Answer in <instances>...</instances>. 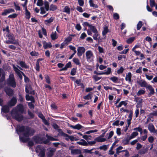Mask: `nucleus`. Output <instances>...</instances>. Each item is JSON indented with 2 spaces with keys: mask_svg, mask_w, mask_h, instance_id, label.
Wrapping results in <instances>:
<instances>
[{
  "mask_svg": "<svg viewBox=\"0 0 157 157\" xmlns=\"http://www.w3.org/2000/svg\"><path fill=\"white\" fill-rule=\"evenodd\" d=\"M16 131L19 135L21 141L25 142L29 139V137L33 135L34 130L27 126L18 125L17 126Z\"/></svg>",
  "mask_w": 157,
  "mask_h": 157,
  "instance_id": "obj_1",
  "label": "nucleus"
},
{
  "mask_svg": "<svg viewBox=\"0 0 157 157\" xmlns=\"http://www.w3.org/2000/svg\"><path fill=\"white\" fill-rule=\"evenodd\" d=\"M24 111L23 106L19 104L13 109L11 113V115L13 118L18 121H21L23 119V116L21 114L23 113Z\"/></svg>",
  "mask_w": 157,
  "mask_h": 157,
  "instance_id": "obj_2",
  "label": "nucleus"
},
{
  "mask_svg": "<svg viewBox=\"0 0 157 157\" xmlns=\"http://www.w3.org/2000/svg\"><path fill=\"white\" fill-rule=\"evenodd\" d=\"M36 151L38 153L40 157H44L45 149L43 147L40 145H38L36 147Z\"/></svg>",
  "mask_w": 157,
  "mask_h": 157,
  "instance_id": "obj_3",
  "label": "nucleus"
},
{
  "mask_svg": "<svg viewBox=\"0 0 157 157\" xmlns=\"http://www.w3.org/2000/svg\"><path fill=\"white\" fill-rule=\"evenodd\" d=\"M86 59L87 61L91 62L94 60V57L93 52L91 50L86 51L85 53Z\"/></svg>",
  "mask_w": 157,
  "mask_h": 157,
  "instance_id": "obj_4",
  "label": "nucleus"
},
{
  "mask_svg": "<svg viewBox=\"0 0 157 157\" xmlns=\"http://www.w3.org/2000/svg\"><path fill=\"white\" fill-rule=\"evenodd\" d=\"M8 84L10 86L13 87L16 86V83L14 78V75L13 74H10L9 78L7 81Z\"/></svg>",
  "mask_w": 157,
  "mask_h": 157,
  "instance_id": "obj_5",
  "label": "nucleus"
},
{
  "mask_svg": "<svg viewBox=\"0 0 157 157\" xmlns=\"http://www.w3.org/2000/svg\"><path fill=\"white\" fill-rule=\"evenodd\" d=\"M13 67V68L14 69V71H15V72L16 73V74H17L18 76H19V78L21 79H22V76L21 74H22L24 73L22 72L17 67V66H15L13 64L12 65Z\"/></svg>",
  "mask_w": 157,
  "mask_h": 157,
  "instance_id": "obj_6",
  "label": "nucleus"
},
{
  "mask_svg": "<svg viewBox=\"0 0 157 157\" xmlns=\"http://www.w3.org/2000/svg\"><path fill=\"white\" fill-rule=\"evenodd\" d=\"M143 99L139 97H135V101L137 102L136 105V108H141L142 105Z\"/></svg>",
  "mask_w": 157,
  "mask_h": 157,
  "instance_id": "obj_7",
  "label": "nucleus"
},
{
  "mask_svg": "<svg viewBox=\"0 0 157 157\" xmlns=\"http://www.w3.org/2000/svg\"><path fill=\"white\" fill-rule=\"evenodd\" d=\"M90 29L87 30V33L88 35L92 36V33L91 32L93 33H95V32L98 31L96 27L93 25H91L90 27Z\"/></svg>",
  "mask_w": 157,
  "mask_h": 157,
  "instance_id": "obj_8",
  "label": "nucleus"
},
{
  "mask_svg": "<svg viewBox=\"0 0 157 157\" xmlns=\"http://www.w3.org/2000/svg\"><path fill=\"white\" fill-rule=\"evenodd\" d=\"M77 55L78 56L80 57L82 56L85 51V48L83 47H79L77 49Z\"/></svg>",
  "mask_w": 157,
  "mask_h": 157,
  "instance_id": "obj_9",
  "label": "nucleus"
},
{
  "mask_svg": "<svg viewBox=\"0 0 157 157\" xmlns=\"http://www.w3.org/2000/svg\"><path fill=\"white\" fill-rule=\"evenodd\" d=\"M17 102V99L15 97H13L8 102V105L10 107L14 106Z\"/></svg>",
  "mask_w": 157,
  "mask_h": 157,
  "instance_id": "obj_10",
  "label": "nucleus"
},
{
  "mask_svg": "<svg viewBox=\"0 0 157 157\" xmlns=\"http://www.w3.org/2000/svg\"><path fill=\"white\" fill-rule=\"evenodd\" d=\"M82 151L81 150L78 149H74L71 150V153L73 155H77L81 153Z\"/></svg>",
  "mask_w": 157,
  "mask_h": 157,
  "instance_id": "obj_11",
  "label": "nucleus"
},
{
  "mask_svg": "<svg viewBox=\"0 0 157 157\" xmlns=\"http://www.w3.org/2000/svg\"><path fill=\"white\" fill-rule=\"evenodd\" d=\"M9 107L8 105H4L2 108V111L5 113L8 112L10 110Z\"/></svg>",
  "mask_w": 157,
  "mask_h": 157,
  "instance_id": "obj_12",
  "label": "nucleus"
},
{
  "mask_svg": "<svg viewBox=\"0 0 157 157\" xmlns=\"http://www.w3.org/2000/svg\"><path fill=\"white\" fill-rule=\"evenodd\" d=\"M43 46L44 48L46 49L52 47V45L50 42L47 43L45 41H44L43 42Z\"/></svg>",
  "mask_w": 157,
  "mask_h": 157,
  "instance_id": "obj_13",
  "label": "nucleus"
},
{
  "mask_svg": "<svg viewBox=\"0 0 157 157\" xmlns=\"http://www.w3.org/2000/svg\"><path fill=\"white\" fill-rule=\"evenodd\" d=\"M138 84L141 87H146L148 86L146 82L144 80H140L138 82Z\"/></svg>",
  "mask_w": 157,
  "mask_h": 157,
  "instance_id": "obj_14",
  "label": "nucleus"
},
{
  "mask_svg": "<svg viewBox=\"0 0 157 157\" xmlns=\"http://www.w3.org/2000/svg\"><path fill=\"white\" fill-rule=\"evenodd\" d=\"M132 74L130 72H129L126 75L125 78L126 81H128L129 82H130L132 80Z\"/></svg>",
  "mask_w": 157,
  "mask_h": 157,
  "instance_id": "obj_15",
  "label": "nucleus"
},
{
  "mask_svg": "<svg viewBox=\"0 0 157 157\" xmlns=\"http://www.w3.org/2000/svg\"><path fill=\"white\" fill-rule=\"evenodd\" d=\"M95 140L96 142L97 141L99 142H102L106 140V139L102 138V136H101L96 138H95Z\"/></svg>",
  "mask_w": 157,
  "mask_h": 157,
  "instance_id": "obj_16",
  "label": "nucleus"
},
{
  "mask_svg": "<svg viewBox=\"0 0 157 157\" xmlns=\"http://www.w3.org/2000/svg\"><path fill=\"white\" fill-rule=\"evenodd\" d=\"M5 90L6 94L9 96H11L13 94V90L10 88H6Z\"/></svg>",
  "mask_w": 157,
  "mask_h": 157,
  "instance_id": "obj_17",
  "label": "nucleus"
},
{
  "mask_svg": "<svg viewBox=\"0 0 157 157\" xmlns=\"http://www.w3.org/2000/svg\"><path fill=\"white\" fill-rule=\"evenodd\" d=\"M14 12V10L13 9L10 8L6 10L2 13L3 15H6L7 14Z\"/></svg>",
  "mask_w": 157,
  "mask_h": 157,
  "instance_id": "obj_18",
  "label": "nucleus"
},
{
  "mask_svg": "<svg viewBox=\"0 0 157 157\" xmlns=\"http://www.w3.org/2000/svg\"><path fill=\"white\" fill-rule=\"evenodd\" d=\"M131 139L130 137H125L122 140V143L124 145H127L129 143V140Z\"/></svg>",
  "mask_w": 157,
  "mask_h": 157,
  "instance_id": "obj_19",
  "label": "nucleus"
},
{
  "mask_svg": "<svg viewBox=\"0 0 157 157\" xmlns=\"http://www.w3.org/2000/svg\"><path fill=\"white\" fill-rule=\"evenodd\" d=\"M77 143L81 145H88L87 143L83 139H81L79 141L77 142Z\"/></svg>",
  "mask_w": 157,
  "mask_h": 157,
  "instance_id": "obj_20",
  "label": "nucleus"
},
{
  "mask_svg": "<svg viewBox=\"0 0 157 157\" xmlns=\"http://www.w3.org/2000/svg\"><path fill=\"white\" fill-rule=\"evenodd\" d=\"M70 127L73 129L79 130L83 128V127L80 124H78L75 126L71 125Z\"/></svg>",
  "mask_w": 157,
  "mask_h": 157,
  "instance_id": "obj_21",
  "label": "nucleus"
},
{
  "mask_svg": "<svg viewBox=\"0 0 157 157\" xmlns=\"http://www.w3.org/2000/svg\"><path fill=\"white\" fill-rule=\"evenodd\" d=\"M26 99L27 101H31L33 103L35 101L34 98L32 96H30L28 94H27L25 96Z\"/></svg>",
  "mask_w": 157,
  "mask_h": 157,
  "instance_id": "obj_22",
  "label": "nucleus"
},
{
  "mask_svg": "<svg viewBox=\"0 0 157 157\" xmlns=\"http://www.w3.org/2000/svg\"><path fill=\"white\" fill-rule=\"evenodd\" d=\"M5 42L7 44H18V42L17 40L12 41L11 40H7L5 41Z\"/></svg>",
  "mask_w": 157,
  "mask_h": 157,
  "instance_id": "obj_23",
  "label": "nucleus"
},
{
  "mask_svg": "<svg viewBox=\"0 0 157 157\" xmlns=\"http://www.w3.org/2000/svg\"><path fill=\"white\" fill-rule=\"evenodd\" d=\"M52 39L53 40H54L57 39L58 38L57 33L56 32H53L51 35Z\"/></svg>",
  "mask_w": 157,
  "mask_h": 157,
  "instance_id": "obj_24",
  "label": "nucleus"
},
{
  "mask_svg": "<svg viewBox=\"0 0 157 157\" xmlns=\"http://www.w3.org/2000/svg\"><path fill=\"white\" fill-rule=\"evenodd\" d=\"M150 91V94L153 95L154 93V91L152 86L150 85H148L146 87Z\"/></svg>",
  "mask_w": 157,
  "mask_h": 157,
  "instance_id": "obj_25",
  "label": "nucleus"
},
{
  "mask_svg": "<svg viewBox=\"0 0 157 157\" xmlns=\"http://www.w3.org/2000/svg\"><path fill=\"white\" fill-rule=\"evenodd\" d=\"M73 62L76 65L81 66V63H80L79 59L77 58H74L73 59Z\"/></svg>",
  "mask_w": 157,
  "mask_h": 157,
  "instance_id": "obj_26",
  "label": "nucleus"
},
{
  "mask_svg": "<svg viewBox=\"0 0 157 157\" xmlns=\"http://www.w3.org/2000/svg\"><path fill=\"white\" fill-rule=\"evenodd\" d=\"M17 63L20 65L22 67H24L25 68H28V67L27 66L25 63L23 61H20L19 63Z\"/></svg>",
  "mask_w": 157,
  "mask_h": 157,
  "instance_id": "obj_27",
  "label": "nucleus"
},
{
  "mask_svg": "<svg viewBox=\"0 0 157 157\" xmlns=\"http://www.w3.org/2000/svg\"><path fill=\"white\" fill-rule=\"evenodd\" d=\"M155 128L154 127L152 123H150L149 124L148 126V129L150 131L152 132L154 130Z\"/></svg>",
  "mask_w": 157,
  "mask_h": 157,
  "instance_id": "obj_28",
  "label": "nucleus"
},
{
  "mask_svg": "<svg viewBox=\"0 0 157 157\" xmlns=\"http://www.w3.org/2000/svg\"><path fill=\"white\" fill-rule=\"evenodd\" d=\"M89 3L90 6L93 7L94 8H97L98 7V5L94 3L93 0H90L89 1Z\"/></svg>",
  "mask_w": 157,
  "mask_h": 157,
  "instance_id": "obj_29",
  "label": "nucleus"
},
{
  "mask_svg": "<svg viewBox=\"0 0 157 157\" xmlns=\"http://www.w3.org/2000/svg\"><path fill=\"white\" fill-rule=\"evenodd\" d=\"M109 30L108 27L105 26L103 27V30L102 32V34L103 36H105L108 32Z\"/></svg>",
  "mask_w": 157,
  "mask_h": 157,
  "instance_id": "obj_30",
  "label": "nucleus"
},
{
  "mask_svg": "<svg viewBox=\"0 0 157 157\" xmlns=\"http://www.w3.org/2000/svg\"><path fill=\"white\" fill-rule=\"evenodd\" d=\"M46 136L48 139L49 140L51 141H57L58 140L57 139H56L54 138L53 137L48 135V134H46Z\"/></svg>",
  "mask_w": 157,
  "mask_h": 157,
  "instance_id": "obj_31",
  "label": "nucleus"
},
{
  "mask_svg": "<svg viewBox=\"0 0 157 157\" xmlns=\"http://www.w3.org/2000/svg\"><path fill=\"white\" fill-rule=\"evenodd\" d=\"M123 148V147L122 146H119L116 149V154H118L120 153L121 152H123L124 151H122V150H121Z\"/></svg>",
  "mask_w": 157,
  "mask_h": 157,
  "instance_id": "obj_32",
  "label": "nucleus"
},
{
  "mask_svg": "<svg viewBox=\"0 0 157 157\" xmlns=\"http://www.w3.org/2000/svg\"><path fill=\"white\" fill-rule=\"evenodd\" d=\"M58 131L59 132V135L60 136H66L67 135V134L64 133L62 131V130L60 129H58Z\"/></svg>",
  "mask_w": 157,
  "mask_h": 157,
  "instance_id": "obj_33",
  "label": "nucleus"
},
{
  "mask_svg": "<svg viewBox=\"0 0 157 157\" xmlns=\"http://www.w3.org/2000/svg\"><path fill=\"white\" fill-rule=\"evenodd\" d=\"M44 8H45L46 11H48L49 10V4L47 1H45L44 3Z\"/></svg>",
  "mask_w": 157,
  "mask_h": 157,
  "instance_id": "obj_34",
  "label": "nucleus"
},
{
  "mask_svg": "<svg viewBox=\"0 0 157 157\" xmlns=\"http://www.w3.org/2000/svg\"><path fill=\"white\" fill-rule=\"evenodd\" d=\"M138 134V133L136 132H133L131 134L130 137L131 139L134 138L135 137L137 136Z\"/></svg>",
  "mask_w": 157,
  "mask_h": 157,
  "instance_id": "obj_35",
  "label": "nucleus"
},
{
  "mask_svg": "<svg viewBox=\"0 0 157 157\" xmlns=\"http://www.w3.org/2000/svg\"><path fill=\"white\" fill-rule=\"evenodd\" d=\"M145 92V90L141 89L138 91V92L136 94V95L138 96H139L141 95L144 94Z\"/></svg>",
  "mask_w": 157,
  "mask_h": 157,
  "instance_id": "obj_36",
  "label": "nucleus"
},
{
  "mask_svg": "<svg viewBox=\"0 0 157 157\" xmlns=\"http://www.w3.org/2000/svg\"><path fill=\"white\" fill-rule=\"evenodd\" d=\"M25 17L26 19H29L30 17V13L28 10H25Z\"/></svg>",
  "mask_w": 157,
  "mask_h": 157,
  "instance_id": "obj_37",
  "label": "nucleus"
},
{
  "mask_svg": "<svg viewBox=\"0 0 157 157\" xmlns=\"http://www.w3.org/2000/svg\"><path fill=\"white\" fill-rule=\"evenodd\" d=\"M31 87L29 84H27L25 87V91L27 93H29V91L31 90Z\"/></svg>",
  "mask_w": 157,
  "mask_h": 157,
  "instance_id": "obj_38",
  "label": "nucleus"
},
{
  "mask_svg": "<svg viewBox=\"0 0 157 157\" xmlns=\"http://www.w3.org/2000/svg\"><path fill=\"white\" fill-rule=\"evenodd\" d=\"M94 33L93 37L94 39L95 40H98V37L99 36L98 31H97L95 33Z\"/></svg>",
  "mask_w": 157,
  "mask_h": 157,
  "instance_id": "obj_39",
  "label": "nucleus"
},
{
  "mask_svg": "<svg viewBox=\"0 0 157 157\" xmlns=\"http://www.w3.org/2000/svg\"><path fill=\"white\" fill-rule=\"evenodd\" d=\"M91 94H92L90 93L88 94L87 95L84 96L83 97L84 99L85 100H89L91 99Z\"/></svg>",
  "mask_w": 157,
  "mask_h": 157,
  "instance_id": "obj_40",
  "label": "nucleus"
},
{
  "mask_svg": "<svg viewBox=\"0 0 157 157\" xmlns=\"http://www.w3.org/2000/svg\"><path fill=\"white\" fill-rule=\"evenodd\" d=\"M124 70V68L122 67H121L117 71V73L118 75L121 74L123 72Z\"/></svg>",
  "mask_w": 157,
  "mask_h": 157,
  "instance_id": "obj_41",
  "label": "nucleus"
},
{
  "mask_svg": "<svg viewBox=\"0 0 157 157\" xmlns=\"http://www.w3.org/2000/svg\"><path fill=\"white\" fill-rule=\"evenodd\" d=\"M110 79L114 83H117L118 80V77L115 76H113L111 77Z\"/></svg>",
  "mask_w": 157,
  "mask_h": 157,
  "instance_id": "obj_42",
  "label": "nucleus"
},
{
  "mask_svg": "<svg viewBox=\"0 0 157 157\" xmlns=\"http://www.w3.org/2000/svg\"><path fill=\"white\" fill-rule=\"evenodd\" d=\"M111 69L110 67H108L107 68V70L106 71H105L106 70H105V72H103V75H108L110 74L111 72Z\"/></svg>",
  "mask_w": 157,
  "mask_h": 157,
  "instance_id": "obj_43",
  "label": "nucleus"
},
{
  "mask_svg": "<svg viewBox=\"0 0 157 157\" xmlns=\"http://www.w3.org/2000/svg\"><path fill=\"white\" fill-rule=\"evenodd\" d=\"M64 12L68 14H70V9L68 6H65L64 8Z\"/></svg>",
  "mask_w": 157,
  "mask_h": 157,
  "instance_id": "obj_44",
  "label": "nucleus"
},
{
  "mask_svg": "<svg viewBox=\"0 0 157 157\" xmlns=\"http://www.w3.org/2000/svg\"><path fill=\"white\" fill-rule=\"evenodd\" d=\"M143 25L142 22L141 21H140L137 25V29L138 30H139L142 27Z\"/></svg>",
  "mask_w": 157,
  "mask_h": 157,
  "instance_id": "obj_45",
  "label": "nucleus"
},
{
  "mask_svg": "<svg viewBox=\"0 0 157 157\" xmlns=\"http://www.w3.org/2000/svg\"><path fill=\"white\" fill-rule=\"evenodd\" d=\"M71 40L72 38L70 36H68L65 39L64 41L68 44L69 42L71 41Z\"/></svg>",
  "mask_w": 157,
  "mask_h": 157,
  "instance_id": "obj_46",
  "label": "nucleus"
},
{
  "mask_svg": "<svg viewBox=\"0 0 157 157\" xmlns=\"http://www.w3.org/2000/svg\"><path fill=\"white\" fill-rule=\"evenodd\" d=\"M57 6L53 4H51L50 6V10L52 11H54L57 9Z\"/></svg>",
  "mask_w": 157,
  "mask_h": 157,
  "instance_id": "obj_47",
  "label": "nucleus"
},
{
  "mask_svg": "<svg viewBox=\"0 0 157 157\" xmlns=\"http://www.w3.org/2000/svg\"><path fill=\"white\" fill-rule=\"evenodd\" d=\"M135 38L131 37L128 39L127 40V42L128 44H130L132 43L135 40Z\"/></svg>",
  "mask_w": 157,
  "mask_h": 157,
  "instance_id": "obj_48",
  "label": "nucleus"
},
{
  "mask_svg": "<svg viewBox=\"0 0 157 157\" xmlns=\"http://www.w3.org/2000/svg\"><path fill=\"white\" fill-rule=\"evenodd\" d=\"M28 2V0H25V2L24 4H22V6L24 7V9H25V11L27 10V4Z\"/></svg>",
  "mask_w": 157,
  "mask_h": 157,
  "instance_id": "obj_49",
  "label": "nucleus"
},
{
  "mask_svg": "<svg viewBox=\"0 0 157 157\" xmlns=\"http://www.w3.org/2000/svg\"><path fill=\"white\" fill-rule=\"evenodd\" d=\"M6 36L8 38L12 41L17 40L14 39L13 36L12 34H8L6 35Z\"/></svg>",
  "mask_w": 157,
  "mask_h": 157,
  "instance_id": "obj_50",
  "label": "nucleus"
},
{
  "mask_svg": "<svg viewBox=\"0 0 157 157\" xmlns=\"http://www.w3.org/2000/svg\"><path fill=\"white\" fill-rule=\"evenodd\" d=\"M14 4L16 10L20 11L21 10V8L19 6L18 4H16L15 2H14Z\"/></svg>",
  "mask_w": 157,
  "mask_h": 157,
  "instance_id": "obj_51",
  "label": "nucleus"
},
{
  "mask_svg": "<svg viewBox=\"0 0 157 157\" xmlns=\"http://www.w3.org/2000/svg\"><path fill=\"white\" fill-rule=\"evenodd\" d=\"M92 77L94 80L96 82L98 81L101 78V77H99L96 75H94Z\"/></svg>",
  "mask_w": 157,
  "mask_h": 157,
  "instance_id": "obj_52",
  "label": "nucleus"
},
{
  "mask_svg": "<svg viewBox=\"0 0 157 157\" xmlns=\"http://www.w3.org/2000/svg\"><path fill=\"white\" fill-rule=\"evenodd\" d=\"M147 150L145 149H143L140 150L138 152L139 154L142 155L145 154L147 151Z\"/></svg>",
  "mask_w": 157,
  "mask_h": 157,
  "instance_id": "obj_53",
  "label": "nucleus"
},
{
  "mask_svg": "<svg viewBox=\"0 0 157 157\" xmlns=\"http://www.w3.org/2000/svg\"><path fill=\"white\" fill-rule=\"evenodd\" d=\"M43 4L42 0H38L37 3V5L38 6H41Z\"/></svg>",
  "mask_w": 157,
  "mask_h": 157,
  "instance_id": "obj_54",
  "label": "nucleus"
},
{
  "mask_svg": "<svg viewBox=\"0 0 157 157\" xmlns=\"http://www.w3.org/2000/svg\"><path fill=\"white\" fill-rule=\"evenodd\" d=\"M40 14H44L46 12V10H45V8H44L43 7H42L40 8Z\"/></svg>",
  "mask_w": 157,
  "mask_h": 157,
  "instance_id": "obj_55",
  "label": "nucleus"
},
{
  "mask_svg": "<svg viewBox=\"0 0 157 157\" xmlns=\"http://www.w3.org/2000/svg\"><path fill=\"white\" fill-rule=\"evenodd\" d=\"M154 140V137L152 136H150L148 138V140L150 143H152Z\"/></svg>",
  "mask_w": 157,
  "mask_h": 157,
  "instance_id": "obj_56",
  "label": "nucleus"
},
{
  "mask_svg": "<svg viewBox=\"0 0 157 157\" xmlns=\"http://www.w3.org/2000/svg\"><path fill=\"white\" fill-rule=\"evenodd\" d=\"M122 151H124L123 152H125L124 155L125 157H128L129 156V154L128 151L127 150H122Z\"/></svg>",
  "mask_w": 157,
  "mask_h": 157,
  "instance_id": "obj_57",
  "label": "nucleus"
},
{
  "mask_svg": "<svg viewBox=\"0 0 157 157\" xmlns=\"http://www.w3.org/2000/svg\"><path fill=\"white\" fill-rule=\"evenodd\" d=\"M150 5L151 7L155 6L154 0H150Z\"/></svg>",
  "mask_w": 157,
  "mask_h": 157,
  "instance_id": "obj_58",
  "label": "nucleus"
},
{
  "mask_svg": "<svg viewBox=\"0 0 157 157\" xmlns=\"http://www.w3.org/2000/svg\"><path fill=\"white\" fill-rule=\"evenodd\" d=\"M30 55L32 56H37L39 55L38 52H36L35 51H32L30 52Z\"/></svg>",
  "mask_w": 157,
  "mask_h": 157,
  "instance_id": "obj_59",
  "label": "nucleus"
},
{
  "mask_svg": "<svg viewBox=\"0 0 157 157\" xmlns=\"http://www.w3.org/2000/svg\"><path fill=\"white\" fill-rule=\"evenodd\" d=\"M99 148L101 150H103L105 151L107 149V146L105 145H103L102 146H100Z\"/></svg>",
  "mask_w": 157,
  "mask_h": 157,
  "instance_id": "obj_60",
  "label": "nucleus"
},
{
  "mask_svg": "<svg viewBox=\"0 0 157 157\" xmlns=\"http://www.w3.org/2000/svg\"><path fill=\"white\" fill-rule=\"evenodd\" d=\"M79 5L82 6L84 4V2L83 0H77Z\"/></svg>",
  "mask_w": 157,
  "mask_h": 157,
  "instance_id": "obj_61",
  "label": "nucleus"
},
{
  "mask_svg": "<svg viewBox=\"0 0 157 157\" xmlns=\"http://www.w3.org/2000/svg\"><path fill=\"white\" fill-rule=\"evenodd\" d=\"M135 117H137L139 114V108H136L135 112Z\"/></svg>",
  "mask_w": 157,
  "mask_h": 157,
  "instance_id": "obj_62",
  "label": "nucleus"
},
{
  "mask_svg": "<svg viewBox=\"0 0 157 157\" xmlns=\"http://www.w3.org/2000/svg\"><path fill=\"white\" fill-rule=\"evenodd\" d=\"M82 25L83 26H88L89 28L90 26L91 25V24H90L88 22H84L82 24Z\"/></svg>",
  "mask_w": 157,
  "mask_h": 157,
  "instance_id": "obj_63",
  "label": "nucleus"
},
{
  "mask_svg": "<svg viewBox=\"0 0 157 157\" xmlns=\"http://www.w3.org/2000/svg\"><path fill=\"white\" fill-rule=\"evenodd\" d=\"M113 18L115 19H119V16L118 14L117 13H115L113 14Z\"/></svg>",
  "mask_w": 157,
  "mask_h": 157,
  "instance_id": "obj_64",
  "label": "nucleus"
}]
</instances>
